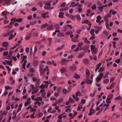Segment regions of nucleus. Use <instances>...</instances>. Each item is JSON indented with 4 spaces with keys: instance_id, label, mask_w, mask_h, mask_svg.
<instances>
[{
    "instance_id": "1",
    "label": "nucleus",
    "mask_w": 122,
    "mask_h": 122,
    "mask_svg": "<svg viewBox=\"0 0 122 122\" xmlns=\"http://www.w3.org/2000/svg\"><path fill=\"white\" fill-rule=\"evenodd\" d=\"M43 65L41 64L39 66V71L40 73V76H42L44 74V71L43 69Z\"/></svg>"
},
{
    "instance_id": "2",
    "label": "nucleus",
    "mask_w": 122,
    "mask_h": 122,
    "mask_svg": "<svg viewBox=\"0 0 122 122\" xmlns=\"http://www.w3.org/2000/svg\"><path fill=\"white\" fill-rule=\"evenodd\" d=\"M113 95L112 94H111L107 97V107L109 105V104L111 102L110 99L112 98ZM108 108L107 107V109Z\"/></svg>"
},
{
    "instance_id": "3",
    "label": "nucleus",
    "mask_w": 122,
    "mask_h": 122,
    "mask_svg": "<svg viewBox=\"0 0 122 122\" xmlns=\"http://www.w3.org/2000/svg\"><path fill=\"white\" fill-rule=\"evenodd\" d=\"M103 76V74L102 72L100 73L99 75L96 79V81L97 82L99 81L101 79Z\"/></svg>"
},
{
    "instance_id": "4",
    "label": "nucleus",
    "mask_w": 122,
    "mask_h": 122,
    "mask_svg": "<svg viewBox=\"0 0 122 122\" xmlns=\"http://www.w3.org/2000/svg\"><path fill=\"white\" fill-rule=\"evenodd\" d=\"M91 50L92 52V54H96L97 53V49L95 48H94V47L92 46L91 47Z\"/></svg>"
},
{
    "instance_id": "5",
    "label": "nucleus",
    "mask_w": 122,
    "mask_h": 122,
    "mask_svg": "<svg viewBox=\"0 0 122 122\" xmlns=\"http://www.w3.org/2000/svg\"><path fill=\"white\" fill-rule=\"evenodd\" d=\"M22 20V18H20L19 19H16L15 18H12L11 20L12 21H15L18 22H21Z\"/></svg>"
},
{
    "instance_id": "6",
    "label": "nucleus",
    "mask_w": 122,
    "mask_h": 122,
    "mask_svg": "<svg viewBox=\"0 0 122 122\" xmlns=\"http://www.w3.org/2000/svg\"><path fill=\"white\" fill-rule=\"evenodd\" d=\"M70 69L71 71H74L76 69V66L75 64H73L72 66H70Z\"/></svg>"
},
{
    "instance_id": "7",
    "label": "nucleus",
    "mask_w": 122,
    "mask_h": 122,
    "mask_svg": "<svg viewBox=\"0 0 122 122\" xmlns=\"http://www.w3.org/2000/svg\"><path fill=\"white\" fill-rule=\"evenodd\" d=\"M66 16L69 17L72 20H74L75 19V17L73 15L68 14L67 13H66Z\"/></svg>"
},
{
    "instance_id": "8",
    "label": "nucleus",
    "mask_w": 122,
    "mask_h": 122,
    "mask_svg": "<svg viewBox=\"0 0 122 122\" xmlns=\"http://www.w3.org/2000/svg\"><path fill=\"white\" fill-rule=\"evenodd\" d=\"M79 5V3H75V2H73L71 3V6L73 7H75L78 6Z\"/></svg>"
},
{
    "instance_id": "9",
    "label": "nucleus",
    "mask_w": 122,
    "mask_h": 122,
    "mask_svg": "<svg viewBox=\"0 0 122 122\" xmlns=\"http://www.w3.org/2000/svg\"><path fill=\"white\" fill-rule=\"evenodd\" d=\"M67 62V60L65 59H63L60 62V63L61 65H63L65 64Z\"/></svg>"
},
{
    "instance_id": "10",
    "label": "nucleus",
    "mask_w": 122,
    "mask_h": 122,
    "mask_svg": "<svg viewBox=\"0 0 122 122\" xmlns=\"http://www.w3.org/2000/svg\"><path fill=\"white\" fill-rule=\"evenodd\" d=\"M48 85V84H46V85H44L43 84H42L40 86V88L41 89H44L45 87L46 88H47Z\"/></svg>"
},
{
    "instance_id": "11",
    "label": "nucleus",
    "mask_w": 122,
    "mask_h": 122,
    "mask_svg": "<svg viewBox=\"0 0 122 122\" xmlns=\"http://www.w3.org/2000/svg\"><path fill=\"white\" fill-rule=\"evenodd\" d=\"M38 62V61L37 60H35L33 62V66L34 67L36 68L37 67Z\"/></svg>"
},
{
    "instance_id": "12",
    "label": "nucleus",
    "mask_w": 122,
    "mask_h": 122,
    "mask_svg": "<svg viewBox=\"0 0 122 122\" xmlns=\"http://www.w3.org/2000/svg\"><path fill=\"white\" fill-rule=\"evenodd\" d=\"M89 47L88 46L86 45L84 46L83 48V50L84 52H86L88 50V49Z\"/></svg>"
},
{
    "instance_id": "13",
    "label": "nucleus",
    "mask_w": 122,
    "mask_h": 122,
    "mask_svg": "<svg viewBox=\"0 0 122 122\" xmlns=\"http://www.w3.org/2000/svg\"><path fill=\"white\" fill-rule=\"evenodd\" d=\"M48 12L45 13L43 14H41V15L42 16L43 18H45L46 17H47L48 15Z\"/></svg>"
},
{
    "instance_id": "14",
    "label": "nucleus",
    "mask_w": 122,
    "mask_h": 122,
    "mask_svg": "<svg viewBox=\"0 0 122 122\" xmlns=\"http://www.w3.org/2000/svg\"><path fill=\"white\" fill-rule=\"evenodd\" d=\"M83 62L84 64H88L89 63V61L88 59L85 58L83 60Z\"/></svg>"
},
{
    "instance_id": "15",
    "label": "nucleus",
    "mask_w": 122,
    "mask_h": 122,
    "mask_svg": "<svg viewBox=\"0 0 122 122\" xmlns=\"http://www.w3.org/2000/svg\"><path fill=\"white\" fill-rule=\"evenodd\" d=\"M59 15H58V17L60 18H62L64 17L63 15L64 13L62 12H60L59 13Z\"/></svg>"
},
{
    "instance_id": "16",
    "label": "nucleus",
    "mask_w": 122,
    "mask_h": 122,
    "mask_svg": "<svg viewBox=\"0 0 122 122\" xmlns=\"http://www.w3.org/2000/svg\"><path fill=\"white\" fill-rule=\"evenodd\" d=\"M116 83L115 82H113L112 83L111 85L109 88L108 87H107V89H112L116 84Z\"/></svg>"
},
{
    "instance_id": "17",
    "label": "nucleus",
    "mask_w": 122,
    "mask_h": 122,
    "mask_svg": "<svg viewBox=\"0 0 122 122\" xmlns=\"http://www.w3.org/2000/svg\"><path fill=\"white\" fill-rule=\"evenodd\" d=\"M94 111L92 109V108H91L90 111V112L88 114V115H91L92 114H94Z\"/></svg>"
},
{
    "instance_id": "18",
    "label": "nucleus",
    "mask_w": 122,
    "mask_h": 122,
    "mask_svg": "<svg viewBox=\"0 0 122 122\" xmlns=\"http://www.w3.org/2000/svg\"><path fill=\"white\" fill-rule=\"evenodd\" d=\"M35 90L34 91H33L32 93V94H34L35 93H37L38 91V89L37 88V87H36V88H35L34 90Z\"/></svg>"
},
{
    "instance_id": "19",
    "label": "nucleus",
    "mask_w": 122,
    "mask_h": 122,
    "mask_svg": "<svg viewBox=\"0 0 122 122\" xmlns=\"http://www.w3.org/2000/svg\"><path fill=\"white\" fill-rule=\"evenodd\" d=\"M53 28V26L52 25H51L48 26L47 28V30H51Z\"/></svg>"
},
{
    "instance_id": "20",
    "label": "nucleus",
    "mask_w": 122,
    "mask_h": 122,
    "mask_svg": "<svg viewBox=\"0 0 122 122\" xmlns=\"http://www.w3.org/2000/svg\"><path fill=\"white\" fill-rule=\"evenodd\" d=\"M97 20H96L97 22L98 23L100 21V20L101 19V17L100 16H97Z\"/></svg>"
},
{
    "instance_id": "21",
    "label": "nucleus",
    "mask_w": 122,
    "mask_h": 122,
    "mask_svg": "<svg viewBox=\"0 0 122 122\" xmlns=\"http://www.w3.org/2000/svg\"><path fill=\"white\" fill-rule=\"evenodd\" d=\"M72 97L76 101H77L79 100V98L77 97H76L75 95L74 94L72 95Z\"/></svg>"
},
{
    "instance_id": "22",
    "label": "nucleus",
    "mask_w": 122,
    "mask_h": 122,
    "mask_svg": "<svg viewBox=\"0 0 122 122\" xmlns=\"http://www.w3.org/2000/svg\"><path fill=\"white\" fill-rule=\"evenodd\" d=\"M8 43L7 42H5L3 43V46L4 47H6L8 46Z\"/></svg>"
},
{
    "instance_id": "23",
    "label": "nucleus",
    "mask_w": 122,
    "mask_h": 122,
    "mask_svg": "<svg viewBox=\"0 0 122 122\" xmlns=\"http://www.w3.org/2000/svg\"><path fill=\"white\" fill-rule=\"evenodd\" d=\"M48 26V25L47 23H46L42 25L41 26V28L43 29L46 27Z\"/></svg>"
},
{
    "instance_id": "24",
    "label": "nucleus",
    "mask_w": 122,
    "mask_h": 122,
    "mask_svg": "<svg viewBox=\"0 0 122 122\" xmlns=\"http://www.w3.org/2000/svg\"><path fill=\"white\" fill-rule=\"evenodd\" d=\"M7 14V11H3L2 13V15L4 17H6V15Z\"/></svg>"
},
{
    "instance_id": "25",
    "label": "nucleus",
    "mask_w": 122,
    "mask_h": 122,
    "mask_svg": "<svg viewBox=\"0 0 122 122\" xmlns=\"http://www.w3.org/2000/svg\"><path fill=\"white\" fill-rule=\"evenodd\" d=\"M68 9V8L66 7L64 8H61L60 9V10L61 11H63L67 10Z\"/></svg>"
},
{
    "instance_id": "26",
    "label": "nucleus",
    "mask_w": 122,
    "mask_h": 122,
    "mask_svg": "<svg viewBox=\"0 0 122 122\" xmlns=\"http://www.w3.org/2000/svg\"><path fill=\"white\" fill-rule=\"evenodd\" d=\"M44 40H45V38H44L43 39H42L41 40H40L39 41L35 42V43L36 44H39L40 43H41V41H44Z\"/></svg>"
},
{
    "instance_id": "27",
    "label": "nucleus",
    "mask_w": 122,
    "mask_h": 122,
    "mask_svg": "<svg viewBox=\"0 0 122 122\" xmlns=\"http://www.w3.org/2000/svg\"><path fill=\"white\" fill-rule=\"evenodd\" d=\"M61 72L62 73H63L66 71V69L65 68H62L61 70Z\"/></svg>"
},
{
    "instance_id": "28",
    "label": "nucleus",
    "mask_w": 122,
    "mask_h": 122,
    "mask_svg": "<svg viewBox=\"0 0 122 122\" xmlns=\"http://www.w3.org/2000/svg\"><path fill=\"white\" fill-rule=\"evenodd\" d=\"M48 67L47 66H46V67L43 69V71H44V73L46 71H49V69H48Z\"/></svg>"
},
{
    "instance_id": "29",
    "label": "nucleus",
    "mask_w": 122,
    "mask_h": 122,
    "mask_svg": "<svg viewBox=\"0 0 122 122\" xmlns=\"http://www.w3.org/2000/svg\"><path fill=\"white\" fill-rule=\"evenodd\" d=\"M5 90H10V89H12V87H10L9 86H5Z\"/></svg>"
},
{
    "instance_id": "30",
    "label": "nucleus",
    "mask_w": 122,
    "mask_h": 122,
    "mask_svg": "<svg viewBox=\"0 0 122 122\" xmlns=\"http://www.w3.org/2000/svg\"><path fill=\"white\" fill-rule=\"evenodd\" d=\"M51 6L48 7L46 6H44V8L46 9H52L54 8L53 7H52L51 8Z\"/></svg>"
},
{
    "instance_id": "31",
    "label": "nucleus",
    "mask_w": 122,
    "mask_h": 122,
    "mask_svg": "<svg viewBox=\"0 0 122 122\" xmlns=\"http://www.w3.org/2000/svg\"><path fill=\"white\" fill-rule=\"evenodd\" d=\"M76 95L77 97L79 96V97H81L82 95V94L79 91H78L76 93Z\"/></svg>"
},
{
    "instance_id": "32",
    "label": "nucleus",
    "mask_w": 122,
    "mask_h": 122,
    "mask_svg": "<svg viewBox=\"0 0 122 122\" xmlns=\"http://www.w3.org/2000/svg\"><path fill=\"white\" fill-rule=\"evenodd\" d=\"M52 39V38H50L48 39V40L49 41V44L48 45L49 46H51V44L52 43L51 41Z\"/></svg>"
},
{
    "instance_id": "33",
    "label": "nucleus",
    "mask_w": 122,
    "mask_h": 122,
    "mask_svg": "<svg viewBox=\"0 0 122 122\" xmlns=\"http://www.w3.org/2000/svg\"><path fill=\"white\" fill-rule=\"evenodd\" d=\"M76 18L78 20H81V17L78 14H76Z\"/></svg>"
},
{
    "instance_id": "34",
    "label": "nucleus",
    "mask_w": 122,
    "mask_h": 122,
    "mask_svg": "<svg viewBox=\"0 0 122 122\" xmlns=\"http://www.w3.org/2000/svg\"><path fill=\"white\" fill-rule=\"evenodd\" d=\"M54 27L57 29H58L59 28L60 26L58 24H56L54 25Z\"/></svg>"
},
{
    "instance_id": "35",
    "label": "nucleus",
    "mask_w": 122,
    "mask_h": 122,
    "mask_svg": "<svg viewBox=\"0 0 122 122\" xmlns=\"http://www.w3.org/2000/svg\"><path fill=\"white\" fill-rule=\"evenodd\" d=\"M38 48V46H36L34 48V54H35L36 53V52L37 50V49Z\"/></svg>"
},
{
    "instance_id": "36",
    "label": "nucleus",
    "mask_w": 122,
    "mask_h": 122,
    "mask_svg": "<svg viewBox=\"0 0 122 122\" xmlns=\"http://www.w3.org/2000/svg\"><path fill=\"white\" fill-rule=\"evenodd\" d=\"M103 94H104L103 93V92L101 93L100 94V95H99L98 96V97H99V99L100 101L102 100V98H101L102 96L103 95Z\"/></svg>"
},
{
    "instance_id": "37",
    "label": "nucleus",
    "mask_w": 122,
    "mask_h": 122,
    "mask_svg": "<svg viewBox=\"0 0 122 122\" xmlns=\"http://www.w3.org/2000/svg\"><path fill=\"white\" fill-rule=\"evenodd\" d=\"M30 71L33 73L35 71L34 68L33 67H31L30 69Z\"/></svg>"
},
{
    "instance_id": "38",
    "label": "nucleus",
    "mask_w": 122,
    "mask_h": 122,
    "mask_svg": "<svg viewBox=\"0 0 122 122\" xmlns=\"http://www.w3.org/2000/svg\"><path fill=\"white\" fill-rule=\"evenodd\" d=\"M44 3L46 5L48 6H50L51 5V4L50 3H48L46 1H44Z\"/></svg>"
},
{
    "instance_id": "39",
    "label": "nucleus",
    "mask_w": 122,
    "mask_h": 122,
    "mask_svg": "<svg viewBox=\"0 0 122 122\" xmlns=\"http://www.w3.org/2000/svg\"><path fill=\"white\" fill-rule=\"evenodd\" d=\"M7 18V17H6L5 18V19L4 20V23L6 24L8 23L9 22L8 20H7L6 19Z\"/></svg>"
},
{
    "instance_id": "40",
    "label": "nucleus",
    "mask_w": 122,
    "mask_h": 122,
    "mask_svg": "<svg viewBox=\"0 0 122 122\" xmlns=\"http://www.w3.org/2000/svg\"><path fill=\"white\" fill-rule=\"evenodd\" d=\"M104 70V67H101L100 69L99 70L98 72H101V71H103Z\"/></svg>"
},
{
    "instance_id": "41",
    "label": "nucleus",
    "mask_w": 122,
    "mask_h": 122,
    "mask_svg": "<svg viewBox=\"0 0 122 122\" xmlns=\"http://www.w3.org/2000/svg\"><path fill=\"white\" fill-rule=\"evenodd\" d=\"M63 101V99L62 98L60 99H59L57 101H56V102L57 103H60Z\"/></svg>"
},
{
    "instance_id": "42",
    "label": "nucleus",
    "mask_w": 122,
    "mask_h": 122,
    "mask_svg": "<svg viewBox=\"0 0 122 122\" xmlns=\"http://www.w3.org/2000/svg\"><path fill=\"white\" fill-rule=\"evenodd\" d=\"M94 30L93 29H92L90 32V33L91 35H95L94 33Z\"/></svg>"
},
{
    "instance_id": "43",
    "label": "nucleus",
    "mask_w": 122,
    "mask_h": 122,
    "mask_svg": "<svg viewBox=\"0 0 122 122\" xmlns=\"http://www.w3.org/2000/svg\"><path fill=\"white\" fill-rule=\"evenodd\" d=\"M102 64V63H100L97 65V67L96 68H97V69H99L100 66H101Z\"/></svg>"
},
{
    "instance_id": "44",
    "label": "nucleus",
    "mask_w": 122,
    "mask_h": 122,
    "mask_svg": "<svg viewBox=\"0 0 122 122\" xmlns=\"http://www.w3.org/2000/svg\"><path fill=\"white\" fill-rule=\"evenodd\" d=\"M74 77L76 78H80V76L76 74H75Z\"/></svg>"
},
{
    "instance_id": "45",
    "label": "nucleus",
    "mask_w": 122,
    "mask_h": 122,
    "mask_svg": "<svg viewBox=\"0 0 122 122\" xmlns=\"http://www.w3.org/2000/svg\"><path fill=\"white\" fill-rule=\"evenodd\" d=\"M57 35L58 36H64V34H63L62 33H58L57 34Z\"/></svg>"
},
{
    "instance_id": "46",
    "label": "nucleus",
    "mask_w": 122,
    "mask_h": 122,
    "mask_svg": "<svg viewBox=\"0 0 122 122\" xmlns=\"http://www.w3.org/2000/svg\"><path fill=\"white\" fill-rule=\"evenodd\" d=\"M112 10H110V13L109 14H108L107 15V17H110L111 15V13H112Z\"/></svg>"
},
{
    "instance_id": "47",
    "label": "nucleus",
    "mask_w": 122,
    "mask_h": 122,
    "mask_svg": "<svg viewBox=\"0 0 122 122\" xmlns=\"http://www.w3.org/2000/svg\"><path fill=\"white\" fill-rule=\"evenodd\" d=\"M6 61V63H7L9 65L11 66H12V64L11 63V62L10 61Z\"/></svg>"
},
{
    "instance_id": "48",
    "label": "nucleus",
    "mask_w": 122,
    "mask_h": 122,
    "mask_svg": "<svg viewBox=\"0 0 122 122\" xmlns=\"http://www.w3.org/2000/svg\"><path fill=\"white\" fill-rule=\"evenodd\" d=\"M96 5L94 4L93 5H92V9L93 10H95L96 9Z\"/></svg>"
},
{
    "instance_id": "49",
    "label": "nucleus",
    "mask_w": 122,
    "mask_h": 122,
    "mask_svg": "<svg viewBox=\"0 0 122 122\" xmlns=\"http://www.w3.org/2000/svg\"><path fill=\"white\" fill-rule=\"evenodd\" d=\"M84 42L85 43H90V41L88 40L87 38L86 37L85 39Z\"/></svg>"
},
{
    "instance_id": "50",
    "label": "nucleus",
    "mask_w": 122,
    "mask_h": 122,
    "mask_svg": "<svg viewBox=\"0 0 122 122\" xmlns=\"http://www.w3.org/2000/svg\"><path fill=\"white\" fill-rule=\"evenodd\" d=\"M43 115V113L41 112H40L38 114V117H41Z\"/></svg>"
},
{
    "instance_id": "51",
    "label": "nucleus",
    "mask_w": 122,
    "mask_h": 122,
    "mask_svg": "<svg viewBox=\"0 0 122 122\" xmlns=\"http://www.w3.org/2000/svg\"><path fill=\"white\" fill-rule=\"evenodd\" d=\"M26 90L25 89V87H24V90L22 92V95H25V93L26 92Z\"/></svg>"
},
{
    "instance_id": "52",
    "label": "nucleus",
    "mask_w": 122,
    "mask_h": 122,
    "mask_svg": "<svg viewBox=\"0 0 122 122\" xmlns=\"http://www.w3.org/2000/svg\"><path fill=\"white\" fill-rule=\"evenodd\" d=\"M84 55V53H81L79 55L78 57L79 58H81Z\"/></svg>"
},
{
    "instance_id": "53",
    "label": "nucleus",
    "mask_w": 122,
    "mask_h": 122,
    "mask_svg": "<svg viewBox=\"0 0 122 122\" xmlns=\"http://www.w3.org/2000/svg\"><path fill=\"white\" fill-rule=\"evenodd\" d=\"M115 77H113L111 78L110 79V82H113L115 80Z\"/></svg>"
},
{
    "instance_id": "54",
    "label": "nucleus",
    "mask_w": 122,
    "mask_h": 122,
    "mask_svg": "<svg viewBox=\"0 0 122 122\" xmlns=\"http://www.w3.org/2000/svg\"><path fill=\"white\" fill-rule=\"evenodd\" d=\"M86 82L88 84H90L92 82V81L91 80H89L86 81Z\"/></svg>"
},
{
    "instance_id": "55",
    "label": "nucleus",
    "mask_w": 122,
    "mask_h": 122,
    "mask_svg": "<svg viewBox=\"0 0 122 122\" xmlns=\"http://www.w3.org/2000/svg\"><path fill=\"white\" fill-rule=\"evenodd\" d=\"M7 48H6L5 49H4L3 48H2L1 47L0 48V52L2 51L3 50H4V51H5L7 50Z\"/></svg>"
},
{
    "instance_id": "56",
    "label": "nucleus",
    "mask_w": 122,
    "mask_h": 122,
    "mask_svg": "<svg viewBox=\"0 0 122 122\" xmlns=\"http://www.w3.org/2000/svg\"><path fill=\"white\" fill-rule=\"evenodd\" d=\"M69 102L71 103H73L74 102V101L73 99L71 98H69Z\"/></svg>"
},
{
    "instance_id": "57",
    "label": "nucleus",
    "mask_w": 122,
    "mask_h": 122,
    "mask_svg": "<svg viewBox=\"0 0 122 122\" xmlns=\"http://www.w3.org/2000/svg\"><path fill=\"white\" fill-rule=\"evenodd\" d=\"M31 36V35L30 34L28 36H27L25 38V39L26 40H28L30 38Z\"/></svg>"
},
{
    "instance_id": "58",
    "label": "nucleus",
    "mask_w": 122,
    "mask_h": 122,
    "mask_svg": "<svg viewBox=\"0 0 122 122\" xmlns=\"http://www.w3.org/2000/svg\"><path fill=\"white\" fill-rule=\"evenodd\" d=\"M121 61V60L120 59H117L115 61V62L118 63V64Z\"/></svg>"
},
{
    "instance_id": "59",
    "label": "nucleus",
    "mask_w": 122,
    "mask_h": 122,
    "mask_svg": "<svg viewBox=\"0 0 122 122\" xmlns=\"http://www.w3.org/2000/svg\"><path fill=\"white\" fill-rule=\"evenodd\" d=\"M14 37V35L13 34H11L9 38V40H10L11 39Z\"/></svg>"
},
{
    "instance_id": "60",
    "label": "nucleus",
    "mask_w": 122,
    "mask_h": 122,
    "mask_svg": "<svg viewBox=\"0 0 122 122\" xmlns=\"http://www.w3.org/2000/svg\"><path fill=\"white\" fill-rule=\"evenodd\" d=\"M30 87H32L31 89L33 90H34L35 88H36V87H37V86L34 87L33 85H31Z\"/></svg>"
},
{
    "instance_id": "61",
    "label": "nucleus",
    "mask_w": 122,
    "mask_h": 122,
    "mask_svg": "<svg viewBox=\"0 0 122 122\" xmlns=\"http://www.w3.org/2000/svg\"><path fill=\"white\" fill-rule=\"evenodd\" d=\"M92 36L90 38V40H93L95 38V35H92Z\"/></svg>"
},
{
    "instance_id": "62",
    "label": "nucleus",
    "mask_w": 122,
    "mask_h": 122,
    "mask_svg": "<svg viewBox=\"0 0 122 122\" xmlns=\"http://www.w3.org/2000/svg\"><path fill=\"white\" fill-rule=\"evenodd\" d=\"M71 86H68V92L70 91L71 90Z\"/></svg>"
},
{
    "instance_id": "63",
    "label": "nucleus",
    "mask_w": 122,
    "mask_h": 122,
    "mask_svg": "<svg viewBox=\"0 0 122 122\" xmlns=\"http://www.w3.org/2000/svg\"><path fill=\"white\" fill-rule=\"evenodd\" d=\"M83 42H80L79 43L78 45L77 46H78L79 47H80L81 46H82L83 45Z\"/></svg>"
},
{
    "instance_id": "64",
    "label": "nucleus",
    "mask_w": 122,
    "mask_h": 122,
    "mask_svg": "<svg viewBox=\"0 0 122 122\" xmlns=\"http://www.w3.org/2000/svg\"><path fill=\"white\" fill-rule=\"evenodd\" d=\"M32 18V16L31 15H29L28 16L27 19L28 20H31Z\"/></svg>"
}]
</instances>
